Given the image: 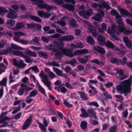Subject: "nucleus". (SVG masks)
<instances>
[{
    "mask_svg": "<svg viewBox=\"0 0 132 132\" xmlns=\"http://www.w3.org/2000/svg\"><path fill=\"white\" fill-rule=\"evenodd\" d=\"M8 12V10L6 8L2 7H0V15L2 14L6 13Z\"/></svg>",
    "mask_w": 132,
    "mask_h": 132,
    "instance_id": "46",
    "label": "nucleus"
},
{
    "mask_svg": "<svg viewBox=\"0 0 132 132\" xmlns=\"http://www.w3.org/2000/svg\"><path fill=\"white\" fill-rule=\"evenodd\" d=\"M93 50L103 55L105 54V49L98 45L94 46L93 47Z\"/></svg>",
    "mask_w": 132,
    "mask_h": 132,
    "instance_id": "15",
    "label": "nucleus"
},
{
    "mask_svg": "<svg viewBox=\"0 0 132 132\" xmlns=\"http://www.w3.org/2000/svg\"><path fill=\"white\" fill-rule=\"evenodd\" d=\"M11 47H10L11 48H12V49L16 50H22L23 49V48L19 46L18 45L13 43H11Z\"/></svg>",
    "mask_w": 132,
    "mask_h": 132,
    "instance_id": "35",
    "label": "nucleus"
},
{
    "mask_svg": "<svg viewBox=\"0 0 132 132\" xmlns=\"http://www.w3.org/2000/svg\"><path fill=\"white\" fill-rule=\"evenodd\" d=\"M117 127L116 125H114L113 126L110 127L109 128V132H116V130Z\"/></svg>",
    "mask_w": 132,
    "mask_h": 132,
    "instance_id": "43",
    "label": "nucleus"
},
{
    "mask_svg": "<svg viewBox=\"0 0 132 132\" xmlns=\"http://www.w3.org/2000/svg\"><path fill=\"white\" fill-rule=\"evenodd\" d=\"M81 31L79 29H76L75 30V34L76 36H79L81 34Z\"/></svg>",
    "mask_w": 132,
    "mask_h": 132,
    "instance_id": "63",
    "label": "nucleus"
},
{
    "mask_svg": "<svg viewBox=\"0 0 132 132\" xmlns=\"http://www.w3.org/2000/svg\"><path fill=\"white\" fill-rule=\"evenodd\" d=\"M91 62L92 63H95L96 64H98L99 65H103L104 64H103V63L97 59H93L91 60Z\"/></svg>",
    "mask_w": 132,
    "mask_h": 132,
    "instance_id": "47",
    "label": "nucleus"
},
{
    "mask_svg": "<svg viewBox=\"0 0 132 132\" xmlns=\"http://www.w3.org/2000/svg\"><path fill=\"white\" fill-rule=\"evenodd\" d=\"M71 46L75 48H82L84 47L83 44L81 43H77L75 44H72Z\"/></svg>",
    "mask_w": 132,
    "mask_h": 132,
    "instance_id": "28",
    "label": "nucleus"
},
{
    "mask_svg": "<svg viewBox=\"0 0 132 132\" xmlns=\"http://www.w3.org/2000/svg\"><path fill=\"white\" fill-rule=\"evenodd\" d=\"M97 40L100 45L102 46L104 45L106 42H105V38L102 35L99 34L97 37Z\"/></svg>",
    "mask_w": 132,
    "mask_h": 132,
    "instance_id": "16",
    "label": "nucleus"
},
{
    "mask_svg": "<svg viewBox=\"0 0 132 132\" xmlns=\"http://www.w3.org/2000/svg\"><path fill=\"white\" fill-rule=\"evenodd\" d=\"M7 78L5 77L0 81V85L2 86V87L3 86H6L7 84Z\"/></svg>",
    "mask_w": 132,
    "mask_h": 132,
    "instance_id": "38",
    "label": "nucleus"
},
{
    "mask_svg": "<svg viewBox=\"0 0 132 132\" xmlns=\"http://www.w3.org/2000/svg\"><path fill=\"white\" fill-rule=\"evenodd\" d=\"M37 93L36 89H34L29 94L30 96L31 97L35 96L37 95Z\"/></svg>",
    "mask_w": 132,
    "mask_h": 132,
    "instance_id": "57",
    "label": "nucleus"
},
{
    "mask_svg": "<svg viewBox=\"0 0 132 132\" xmlns=\"http://www.w3.org/2000/svg\"><path fill=\"white\" fill-rule=\"evenodd\" d=\"M43 123L44 125L39 121H37V123L39 125L41 132H47L46 128L48 126V122L47 121L45 118L43 119Z\"/></svg>",
    "mask_w": 132,
    "mask_h": 132,
    "instance_id": "5",
    "label": "nucleus"
},
{
    "mask_svg": "<svg viewBox=\"0 0 132 132\" xmlns=\"http://www.w3.org/2000/svg\"><path fill=\"white\" fill-rule=\"evenodd\" d=\"M39 76L41 78H43L44 79H47V78H48L47 75L44 74L43 71H41L39 75Z\"/></svg>",
    "mask_w": 132,
    "mask_h": 132,
    "instance_id": "56",
    "label": "nucleus"
},
{
    "mask_svg": "<svg viewBox=\"0 0 132 132\" xmlns=\"http://www.w3.org/2000/svg\"><path fill=\"white\" fill-rule=\"evenodd\" d=\"M87 123L85 121H82L80 123V127L82 129L85 130L87 128Z\"/></svg>",
    "mask_w": 132,
    "mask_h": 132,
    "instance_id": "41",
    "label": "nucleus"
},
{
    "mask_svg": "<svg viewBox=\"0 0 132 132\" xmlns=\"http://www.w3.org/2000/svg\"><path fill=\"white\" fill-rule=\"evenodd\" d=\"M50 78L51 79H53L56 77V75L52 71H51L48 74Z\"/></svg>",
    "mask_w": 132,
    "mask_h": 132,
    "instance_id": "64",
    "label": "nucleus"
},
{
    "mask_svg": "<svg viewBox=\"0 0 132 132\" xmlns=\"http://www.w3.org/2000/svg\"><path fill=\"white\" fill-rule=\"evenodd\" d=\"M117 27V26L115 24H113L111 28L109 27L108 30V33L112 34L116 32V29Z\"/></svg>",
    "mask_w": 132,
    "mask_h": 132,
    "instance_id": "22",
    "label": "nucleus"
},
{
    "mask_svg": "<svg viewBox=\"0 0 132 132\" xmlns=\"http://www.w3.org/2000/svg\"><path fill=\"white\" fill-rule=\"evenodd\" d=\"M92 12L93 10L91 9H88L87 11L86 10H82L79 12V14L83 18L88 20L89 17L93 14Z\"/></svg>",
    "mask_w": 132,
    "mask_h": 132,
    "instance_id": "2",
    "label": "nucleus"
},
{
    "mask_svg": "<svg viewBox=\"0 0 132 132\" xmlns=\"http://www.w3.org/2000/svg\"><path fill=\"white\" fill-rule=\"evenodd\" d=\"M54 22L55 23H57L58 24L60 25L62 27H64L66 25V23L63 21H55Z\"/></svg>",
    "mask_w": 132,
    "mask_h": 132,
    "instance_id": "55",
    "label": "nucleus"
},
{
    "mask_svg": "<svg viewBox=\"0 0 132 132\" xmlns=\"http://www.w3.org/2000/svg\"><path fill=\"white\" fill-rule=\"evenodd\" d=\"M39 91L40 92L42 93L45 96H46L45 93V89L39 84V85L38 87Z\"/></svg>",
    "mask_w": 132,
    "mask_h": 132,
    "instance_id": "53",
    "label": "nucleus"
},
{
    "mask_svg": "<svg viewBox=\"0 0 132 132\" xmlns=\"http://www.w3.org/2000/svg\"><path fill=\"white\" fill-rule=\"evenodd\" d=\"M120 12L122 14L127 17H132V14L124 9H121Z\"/></svg>",
    "mask_w": 132,
    "mask_h": 132,
    "instance_id": "27",
    "label": "nucleus"
},
{
    "mask_svg": "<svg viewBox=\"0 0 132 132\" xmlns=\"http://www.w3.org/2000/svg\"><path fill=\"white\" fill-rule=\"evenodd\" d=\"M119 59H117L116 58H113L110 60L111 62L112 63L120 64Z\"/></svg>",
    "mask_w": 132,
    "mask_h": 132,
    "instance_id": "42",
    "label": "nucleus"
},
{
    "mask_svg": "<svg viewBox=\"0 0 132 132\" xmlns=\"http://www.w3.org/2000/svg\"><path fill=\"white\" fill-rule=\"evenodd\" d=\"M88 113L89 114V116H91V117H93L94 118L96 117V116L94 112L93 109H89L87 110Z\"/></svg>",
    "mask_w": 132,
    "mask_h": 132,
    "instance_id": "39",
    "label": "nucleus"
},
{
    "mask_svg": "<svg viewBox=\"0 0 132 132\" xmlns=\"http://www.w3.org/2000/svg\"><path fill=\"white\" fill-rule=\"evenodd\" d=\"M24 23L22 22L18 23L16 24L15 28L17 29H20L24 28Z\"/></svg>",
    "mask_w": 132,
    "mask_h": 132,
    "instance_id": "44",
    "label": "nucleus"
},
{
    "mask_svg": "<svg viewBox=\"0 0 132 132\" xmlns=\"http://www.w3.org/2000/svg\"><path fill=\"white\" fill-rule=\"evenodd\" d=\"M77 60L82 63H86L87 62V60L83 58H78Z\"/></svg>",
    "mask_w": 132,
    "mask_h": 132,
    "instance_id": "62",
    "label": "nucleus"
},
{
    "mask_svg": "<svg viewBox=\"0 0 132 132\" xmlns=\"http://www.w3.org/2000/svg\"><path fill=\"white\" fill-rule=\"evenodd\" d=\"M110 14L114 16H116V18L117 21L120 22L122 16L119 15L117 11L115 9H113L110 12Z\"/></svg>",
    "mask_w": 132,
    "mask_h": 132,
    "instance_id": "10",
    "label": "nucleus"
},
{
    "mask_svg": "<svg viewBox=\"0 0 132 132\" xmlns=\"http://www.w3.org/2000/svg\"><path fill=\"white\" fill-rule=\"evenodd\" d=\"M87 43L91 45H93L95 44V42L93 38L91 36H89L87 40Z\"/></svg>",
    "mask_w": 132,
    "mask_h": 132,
    "instance_id": "36",
    "label": "nucleus"
},
{
    "mask_svg": "<svg viewBox=\"0 0 132 132\" xmlns=\"http://www.w3.org/2000/svg\"><path fill=\"white\" fill-rule=\"evenodd\" d=\"M89 31L94 37H97L98 32L96 29L91 28L90 29Z\"/></svg>",
    "mask_w": 132,
    "mask_h": 132,
    "instance_id": "45",
    "label": "nucleus"
},
{
    "mask_svg": "<svg viewBox=\"0 0 132 132\" xmlns=\"http://www.w3.org/2000/svg\"><path fill=\"white\" fill-rule=\"evenodd\" d=\"M102 129L103 130H106L109 127L110 124L108 123H104L102 124Z\"/></svg>",
    "mask_w": 132,
    "mask_h": 132,
    "instance_id": "54",
    "label": "nucleus"
},
{
    "mask_svg": "<svg viewBox=\"0 0 132 132\" xmlns=\"http://www.w3.org/2000/svg\"><path fill=\"white\" fill-rule=\"evenodd\" d=\"M123 33L126 35H128L132 34V30L129 29L125 30Z\"/></svg>",
    "mask_w": 132,
    "mask_h": 132,
    "instance_id": "61",
    "label": "nucleus"
},
{
    "mask_svg": "<svg viewBox=\"0 0 132 132\" xmlns=\"http://www.w3.org/2000/svg\"><path fill=\"white\" fill-rule=\"evenodd\" d=\"M62 41H60L59 43H56L57 49L61 51L63 55L67 56L68 51L69 50V48H65L64 47V44L62 42Z\"/></svg>",
    "mask_w": 132,
    "mask_h": 132,
    "instance_id": "3",
    "label": "nucleus"
},
{
    "mask_svg": "<svg viewBox=\"0 0 132 132\" xmlns=\"http://www.w3.org/2000/svg\"><path fill=\"white\" fill-rule=\"evenodd\" d=\"M12 50L11 48L10 47L8 48L3 50L2 52H0L1 55H6L8 53H10L12 52Z\"/></svg>",
    "mask_w": 132,
    "mask_h": 132,
    "instance_id": "30",
    "label": "nucleus"
},
{
    "mask_svg": "<svg viewBox=\"0 0 132 132\" xmlns=\"http://www.w3.org/2000/svg\"><path fill=\"white\" fill-rule=\"evenodd\" d=\"M38 15L40 17L46 19L49 18L51 15V14L42 11H38Z\"/></svg>",
    "mask_w": 132,
    "mask_h": 132,
    "instance_id": "12",
    "label": "nucleus"
},
{
    "mask_svg": "<svg viewBox=\"0 0 132 132\" xmlns=\"http://www.w3.org/2000/svg\"><path fill=\"white\" fill-rule=\"evenodd\" d=\"M25 53L30 56H31L34 57H36L37 55L36 53L35 52H33L29 49L26 50L24 51Z\"/></svg>",
    "mask_w": 132,
    "mask_h": 132,
    "instance_id": "29",
    "label": "nucleus"
},
{
    "mask_svg": "<svg viewBox=\"0 0 132 132\" xmlns=\"http://www.w3.org/2000/svg\"><path fill=\"white\" fill-rule=\"evenodd\" d=\"M46 48H48L49 50L53 52H56L58 50L57 49L56 44H50L48 46H46Z\"/></svg>",
    "mask_w": 132,
    "mask_h": 132,
    "instance_id": "21",
    "label": "nucleus"
},
{
    "mask_svg": "<svg viewBox=\"0 0 132 132\" xmlns=\"http://www.w3.org/2000/svg\"><path fill=\"white\" fill-rule=\"evenodd\" d=\"M120 22H119L118 21H117V23L119 24L118 25V31L121 33H122L124 32V31L126 29V28L125 27L123 26L124 25V23L122 21V19H121Z\"/></svg>",
    "mask_w": 132,
    "mask_h": 132,
    "instance_id": "20",
    "label": "nucleus"
},
{
    "mask_svg": "<svg viewBox=\"0 0 132 132\" xmlns=\"http://www.w3.org/2000/svg\"><path fill=\"white\" fill-rule=\"evenodd\" d=\"M102 6L107 10H109L110 9V6L105 3L102 2Z\"/></svg>",
    "mask_w": 132,
    "mask_h": 132,
    "instance_id": "59",
    "label": "nucleus"
},
{
    "mask_svg": "<svg viewBox=\"0 0 132 132\" xmlns=\"http://www.w3.org/2000/svg\"><path fill=\"white\" fill-rule=\"evenodd\" d=\"M53 70L55 72L56 74L59 76H62L63 73V71L58 68L55 67H53Z\"/></svg>",
    "mask_w": 132,
    "mask_h": 132,
    "instance_id": "33",
    "label": "nucleus"
},
{
    "mask_svg": "<svg viewBox=\"0 0 132 132\" xmlns=\"http://www.w3.org/2000/svg\"><path fill=\"white\" fill-rule=\"evenodd\" d=\"M81 112V114L80 116L81 117H84L87 118L88 117V113L87 112L86 110L84 108L80 109Z\"/></svg>",
    "mask_w": 132,
    "mask_h": 132,
    "instance_id": "25",
    "label": "nucleus"
},
{
    "mask_svg": "<svg viewBox=\"0 0 132 132\" xmlns=\"http://www.w3.org/2000/svg\"><path fill=\"white\" fill-rule=\"evenodd\" d=\"M116 73L119 74L120 80H122L127 78V76L124 73V72L122 69H117Z\"/></svg>",
    "mask_w": 132,
    "mask_h": 132,
    "instance_id": "13",
    "label": "nucleus"
},
{
    "mask_svg": "<svg viewBox=\"0 0 132 132\" xmlns=\"http://www.w3.org/2000/svg\"><path fill=\"white\" fill-rule=\"evenodd\" d=\"M30 68L31 69H32L33 71H34V72L35 73H37L39 72V70L38 69L37 67V65H35L33 67H32Z\"/></svg>",
    "mask_w": 132,
    "mask_h": 132,
    "instance_id": "51",
    "label": "nucleus"
},
{
    "mask_svg": "<svg viewBox=\"0 0 132 132\" xmlns=\"http://www.w3.org/2000/svg\"><path fill=\"white\" fill-rule=\"evenodd\" d=\"M14 54L17 55H20L25 59V62L28 63H30L32 62V60L31 57L24 55L22 52L19 51H16L14 52Z\"/></svg>",
    "mask_w": 132,
    "mask_h": 132,
    "instance_id": "4",
    "label": "nucleus"
},
{
    "mask_svg": "<svg viewBox=\"0 0 132 132\" xmlns=\"http://www.w3.org/2000/svg\"><path fill=\"white\" fill-rule=\"evenodd\" d=\"M132 81V76H130L128 80L121 82L120 84L118 85L116 87V89L120 91L121 94L130 93L131 89L130 87Z\"/></svg>",
    "mask_w": 132,
    "mask_h": 132,
    "instance_id": "1",
    "label": "nucleus"
},
{
    "mask_svg": "<svg viewBox=\"0 0 132 132\" xmlns=\"http://www.w3.org/2000/svg\"><path fill=\"white\" fill-rule=\"evenodd\" d=\"M69 23L70 25L73 28H77L78 26V24H77L76 21L73 19L71 20Z\"/></svg>",
    "mask_w": 132,
    "mask_h": 132,
    "instance_id": "37",
    "label": "nucleus"
},
{
    "mask_svg": "<svg viewBox=\"0 0 132 132\" xmlns=\"http://www.w3.org/2000/svg\"><path fill=\"white\" fill-rule=\"evenodd\" d=\"M43 82L47 87L51 85V84L50 82L48 81V78H47L46 79H42V80Z\"/></svg>",
    "mask_w": 132,
    "mask_h": 132,
    "instance_id": "52",
    "label": "nucleus"
},
{
    "mask_svg": "<svg viewBox=\"0 0 132 132\" xmlns=\"http://www.w3.org/2000/svg\"><path fill=\"white\" fill-rule=\"evenodd\" d=\"M74 39V37L72 35L64 36L59 39L60 41H71Z\"/></svg>",
    "mask_w": 132,
    "mask_h": 132,
    "instance_id": "11",
    "label": "nucleus"
},
{
    "mask_svg": "<svg viewBox=\"0 0 132 132\" xmlns=\"http://www.w3.org/2000/svg\"><path fill=\"white\" fill-rule=\"evenodd\" d=\"M67 56H68L69 57L72 58L73 56L82 54L81 50H77L74 51L73 53L71 49L69 48L68 51Z\"/></svg>",
    "mask_w": 132,
    "mask_h": 132,
    "instance_id": "6",
    "label": "nucleus"
},
{
    "mask_svg": "<svg viewBox=\"0 0 132 132\" xmlns=\"http://www.w3.org/2000/svg\"><path fill=\"white\" fill-rule=\"evenodd\" d=\"M122 59L123 61L120 59V60H119L120 64H122L123 65H124L126 64V63H127V59L126 57V56L124 57Z\"/></svg>",
    "mask_w": 132,
    "mask_h": 132,
    "instance_id": "48",
    "label": "nucleus"
},
{
    "mask_svg": "<svg viewBox=\"0 0 132 132\" xmlns=\"http://www.w3.org/2000/svg\"><path fill=\"white\" fill-rule=\"evenodd\" d=\"M38 53L39 56L41 58L42 57L45 59H47L48 58V54L42 51H39Z\"/></svg>",
    "mask_w": 132,
    "mask_h": 132,
    "instance_id": "32",
    "label": "nucleus"
},
{
    "mask_svg": "<svg viewBox=\"0 0 132 132\" xmlns=\"http://www.w3.org/2000/svg\"><path fill=\"white\" fill-rule=\"evenodd\" d=\"M30 19L38 22H41L42 21V20L41 19L34 15H31L30 17Z\"/></svg>",
    "mask_w": 132,
    "mask_h": 132,
    "instance_id": "40",
    "label": "nucleus"
},
{
    "mask_svg": "<svg viewBox=\"0 0 132 132\" xmlns=\"http://www.w3.org/2000/svg\"><path fill=\"white\" fill-rule=\"evenodd\" d=\"M87 105H89L90 106L93 105L96 107H99V105L96 102L93 101L91 102H89L88 103Z\"/></svg>",
    "mask_w": 132,
    "mask_h": 132,
    "instance_id": "50",
    "label": "nucleus"
},
{
    "mask_svg": "<svg viewBox=\"0 0 132 132\" xmlns=\"http://www.w3.org/2000/svg\"><path fill=\"white\" fill-rule=\"evenodd\" d=\"M4 64L0 63V75L2 72L5 71V69L6 68Z\"/></svg>",
    "mask_w": 132,
    "mask_h": 132,
    "instance_id": "49",
    "label": "nucleus"
},
{
    "mask_svg": "<svg viewBox=\"0 0 132 132\" xmlns=\"http://www.w3.org/2000/svg\"><path fill=\"white\" fill-rule=\"evenodd\" d=\"M123 39L126 46L129 48H131L132 46V43L131 40L128 39V37L127 36L124 37Z\"/></svg>",
    "mask_w": 132,
    "mask_h": 132,
    "instance_id": "17",
    "label": "nucleus"
},
{
    "mask_svg": "<svg viewBox=\"0 0 132 132\" xmlns=\"http://www.w3.org/2000/svg\"><path fill=\"white\" fill-rule=\"evenodd\" d=\"M104 45L109 49H113L115 47V46L109 40L106 42Z\"/></svg>",
    "mask_w": 132,
    "mask_h": 132,
    "instance_id": "26",
    "label": "nucleus"
},
{
    "mask_svg": "<svg viewBox=\"0 0 132 132\" xmlns=\"http://www.w3.org/2000/svg\"><path fill=\"white\" fill-rule=\"evenodd\" d=\"M78 93L82 101H87L89 99V97L87 94L84 93L82 91H79Z\"/></svg>",
    "mask_w": 132,
    "mask_h": 132,
    "instance_id": "19",
    "label": "nucleus"
},
{
    "mask_svg": "<svg viewBox=\"0 0 132 132\" xmlns=\"http://www.w3.org/2000/svg\"><path fill=\"white\" fill-rule=\"evenodd\" d=\"M104 12L101 10L98 11V13L96 14L95 16L93 17L92 18L96 21L100 22L101 21L102 18L104 17Z\"/></svg>",
    "mask_w": 132,
    "mask_h": 132,
    "instance_id": "7",
    "label": "nucleus"
},
{
    "mask_svg": "<svg viewBox=\"0 0 132 132\" xmlns=\"http://www.w3.org/2000/svg\"><path fill=\"white\" fill-rule=\"evenodd\" d=\"M6 43L5 40H1L0 41V49L3 48Z\"/></svg>",
    "mask_w": 132,
    "mask_h": 132,
    "instance_id": "60",
    "label": "nucleus"
},
{
    "mask_svg": "<svg viewBox=\"0 0 132 132\" xmlns=\"http://www.w3.org/2000/svg\"><path fill=\"white\" fill-rule=\"evenodd\" d=\"M15 23V21L13 20H10L8 21L6 24H5V26L7 27L9 26H13Z\"/></svg>",
    "mask_w": 132,
    "mask_h": 132,
    "instance_id": "34",
    "label": "nucleus"
},
{
    "mask_svg": "<svg viewBox=\"0 0 132 132\" xmlns=\"http://www.w3.org/2000/svg\"><path fill=\"white\" fill-rule=\"evenodd\" d=\"M65 87L69 89H72L73 88L71 84L68 82H66L65 84Z\"/></svg>",
    "mask_w": 132,
    "mask_h": 132,
    "instance_id": "58",
    "label": "nucleus"
},
{
    "mask_svg": "<svg viewBox=\"0 0 132 132\" xmlns=\"http://www.w3.org/2000/svg\"><path fill=\"white\" fill-rule=\"evenodd\" d=\"M38 7L40 8H46V10L49 12L51 10L52 8L53 7V6L50 5H48L46 4H43L40 3L38 5Z\"/></svg>",
    "mask_w": 132,
    "mask_h": 132,
    "instance_id": "18",
    "label": "nucleus"
},
{
    "mask_svg": "<svg viewBox=\"0 0 132 132\" xmlns=\"http://www.w3.org/2000/svg\"><path fill=\"white\" fill-rule=\"evenodd\" d=\"M9 12L7 14V17L9 18H14L16 17L15 12L12 9H10Z\"/></svg>",
    "mask_w": 132,
    "mask_h": 132,
    "instance_id": "24",
    "label": "nucleus"
},
{
    "mask_svg": "<svg viewBox=\"0 0 132 132\" xmlns=\"http://www.w3.org/2000/svg\"><path fill=\"white\" fill-rule=\"evenodd\" d=\"M32 119V117L30 116L25 121L22 128V130H24L29 126L31 124Z\"/></svg>",
    "mask_w": 132,
    "mask_h": 132,
    "instance_id": "8",
    "label": "nucleus"
},
{
    "mask_svg": "<svg viewBox=\"0 0 132 132\" xmlns=\"http://www.w3.org/2000/svg\"><path fill=\"white\" fill-rule=\"evenodd\" d=\"M33 89V87H20L18 91V94L20 96H22L23 95L25 91V93H26L27 92L30 91Z\"/></svg>",
    "mask_w": 132,
    "mask_h": 132,
    "instance_id": "14",
    "label": "nucleus"
},
{
    "mask_svg": "<svg viewBox=\"0 0 132 132\" xmlns=\"http://www.w3.org/2000/svg\"><path fill=\"white\" fill-rule=\"evenodd\" d=\"M13 61L14 66L19 68H23L26 65V64L23 63L21 61H20L18 62L15 58L13 59Z\"/></svg>",
    "mask_w": 132,
    "mask_h": 132,
    "instance_id": "9",
    "label": "nucleus"
},
{
    "mask_svg": "<svg viewBox=\"0 0 132 132\" xmlns=\"http://www.w3.org/2000/svg\"><path fill=\"white\" fill-rule=\"evenodd\" d=\"M45 64L48 66H53L54 67H60L59 64L58 63H57L54 61L52 62L49 61Z\"/></svg>",
    "mask_w": 132,
    "mask_h": 132,
    "instance_id": "31",
    "label": "nucleus"
},
{
    "mask_svg": "<svg viewBox=\"0 0 132 132\" xmlns=\"http://www.w3.org/2000/svg\"><path fill=\"white\" fill-rule=\"evenodd\" d=\"M62 6L66 9L69 10L71 11H73L74 9V7L73 5L70 4H64Z\"/></svg>",
    "mask_w": 132,
    "mask_h": 132,
    "instance_id": "23",
    "label": "nucleus"
}]
</instances>
